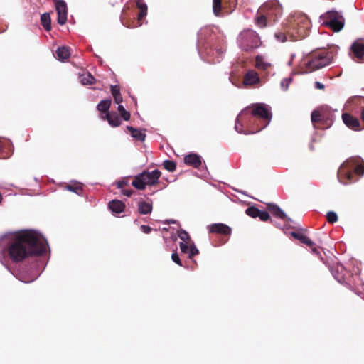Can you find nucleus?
Returning a JSON list of instances; mask_svg holds the SVG:
<instances>
[{"label": "nucleus", "mask_w": 364, "mask_h": 364, "mask_svg": "<svg viewBox=\"0 0 364 364\" xmlns=\"http://www.w3.org/2000/svg\"><path fill=\"white\" fill-rule=\"evenodd\" d=\"M47 242L33 230H21L14 234L6 245V252L14 263L21 262L46 252Z\"/></svg>", "instance_id": "nucleus-1"}, {"label": "nucleus", "mask_w": 364, "mask_h": 364, "mask_svg": "<svg viewBox=\"0 0 364 364\" xmlns=\"http://www.w3.org/2000/svg\"><path fill=\"white\" fill-rule=\"evenodd\" d=\"M337 53V48L316 50L303 58L299 68L301 73H312L330 65Z\"/></svg>", "instance_id": "nucleus-2"}, {"label": "nucleus", "mask_w": 364, "mask_h": 364, "mask_svg": "<svg viewBox=\"0 0 364 364\" xmlns=\"http://www.w3.org/2000/svg\"><path fill=\"white\" fill-rule=\"evenodd\" d=\"M249 119V126L252 129V132H258L264 129L270 122L272 113L269 109L261 103L252 104L245 108L239 114V118L245 117Z\"/></svg>", "instance_id": "nucleus-3"}, {"label": "nucleus", "mask_w": 364, "mask_h": 364, "mask_svg": "<svg viewBox=\"0 0 364 364\" xmlns=\"http://www.w3.org/2000/svg\"><path fill=\"white\" fill-rule=\"evenodd\" d=\"M311 21L304 14L294 16L289 20L286 33H278L275 34L276 38L282 42L287 41L288 37L291 41H298L304 38L309 32Z\"/></svg>", "instance_id": "nucleus-4"}, {"label": "nucleus", "mask_w": 364, "mask_h": 364, "mask_svg": "<svg viewBox=\"0 0 364 364\" xmlns=\"http://www.w3.org/2000/svg\"><path fill=\"white\" fill-rule=\"evenodd\" d=\"M364 174V162L360 158H354L346 161L339 168L338 177L343 184H348L357 181L355 175Z\"/></svg>", "instance_id": "nucleus-5"}, {"label": "nucleus", "mask_w": 364, "mask_h": 364, "mask_svg": "<svg viewBox=\"0 0 364 364\" xmlns=\"http://www.w3.org/2000/svg\"><path fill=\"white\" fill-rule=\"evenodd\" d=\"M161 173L159 170L144 171L134 176L132 185L138 190H144L146 186H154L159 183Z\"/></svg>", "instance_id": "nucleus-6"}, {"label": "nucleus", "mask_w": 364, "mask_h": 364, "mask_svg": "<svg viewBox=\"0 0 364 364\" xmlns=\"http://www.w3.org/2000/svg\"><path fill=\"white\" fill-rule=\"evenodd\" d=\"M237 43L240 47L245 51L257 48L261 45L258 34L250 29L244 30L240 33Z\"/></svg>", "instance_id": "nucleus-7"}, {"label": "nucleus", "mask_w": 364, "mask_h": 364, "mask_svg": "<svg viewBox=\"0 0 364 364\" xmlns=\"http://www.w3.org/2000/svg\"><path fill=\"white\" fill-rule=\"evenodd\" d=\"M323 24L334 32L340 31L344 26L343 18L337 11H328L323 16Z\"/></svg>", "instance_id": "nucleus-8"}, {"label": "nucleus", "mask_w": 364, "mask_h": 364, "mask_svg": "<svg viewBox=\"0 0 364 364\" xmlns=\"http://www.w3.org/2000/svg\"><path fill=\"white\" fill-rule=\"evenodd\" d=\"M259 9L260 12H263L267 16L269 22L276 21L282 13V8L277 1L267 2Z\"/></svg>", "instance_id": "nucleus-9"}, {"label": "nucleus", "mask_w": 364, "mask_h": 364, "mask_svg": "<svg viewBox=\"0 0 364 364\" xmlns=\"http://www.w3.org/2000/svg\"><path fill=\"white\" fill-rule=\"evenodd\" d=\"M237 0H213V11L215 16H219L223 9L233 10Z\"/></svg>", "instance_id": "nucleus-10"}, {"label": "nucleus", "mask_w": 364, "mask_h": 364, "mask_svg": "<svg viewBox=\"0 0 364 364\" xmlns=\"http://www.w3.org/2000/svg\"><path fill=\"white\" fill-rule=\"evenodd\" d=\"M55 9L58 13V23L60 25H64L67 21V5L64 1L57 0L55 1Z\"/></svg>", "instance_id": "nucleus-11"}, {"label": "nucleus", "mask_w": 364, "mask_h": 364, "mask_svg": "<svg viewBox=\"0 0 364 364\" xmlns=\"http://www.w3.org/2000/svg\"><path fill=\"white\" fill-rule=\"evenodd\" d=\"M55 9L58 13V23L60 25H64L67 21V5L64 1L57 0L55 1Z\"/></svg>", "instance_id": "nucleus-12"}, {"label": "nucleus", "mask_w": 364, "mask_h": 364, "mask_svg": "<svg viewBox=\"0 0 364 364\" xmlns=\"http://www.w3.org/2000/svg\"><path fill=\"white\" fill-rule=\"evenodd\" d=\"M342 119L343 123L350 129L358 131L362 129L359 119L349 113H343Z\"/></svg>", "instance_id": "nucleus-13"}, {"label": "nucleus", "mask_w": 364, "mask_h": 364, "mask_svg": "<svg viewBox=\"0 0 364 364\" xmlns=\"http://www.w3.org/2000/svg\"><path fill=\"white\" fill-rule=\"evenodd\" d=\"M208 230L210 233H215L225 236H230L232 229L224 223H214L208 226Z\"/></svg>", "instance_id": "nucleus-14"}, {"label": "nucleus", "mask_w": 364, "mask_h": 364, "mask_svg": "<svg viewBox=\"0 0 364 364\" xmlns=\"http://www.w3.org/2000/svg\"><path fill=\"white\" fill-rule=\"evenodd\" d=\"M351 52L353 57L357 59L358 61H361L364 56V43L360 40L355 41L350 47Z\"/></svg>", "instance_id": "nucleus-15"}, {"label": "nucleus", "mask_w": 364, "mask_h": 364, "mask_svg": "<svg viewBox=\"0 0 364 364\" xmlns=\"http://www.w3.org/2000/svg\"><path fill=\"white\" fill-rule=\"evenodd\" d=\"M267 209L272 214L273 216L284 220L285 221H291V219L288 218L284 212L274 203L267 204Z\"/></svg>", "instance_id": "nucleus-16"}, {"label": "nucleus", "mask_w": 364, "mask_h": 364, "mask_svg": "<svg viewBox=\"0 0 364 364\" xmlns=\"http://www.w3.org/2000/svg\"><path fill=\"white\" fill-rule=\"evenodd\" d=\"M184 163L194 168H199L202 164L201 156L195 153H191L184 156Z\"/></svg>", "instance_id": "nucleus-17"}, {"label": "nucleus", "mask_w": 364, "mask_h": 364, "mask_svg": "<svg viewBox=\"0 0 364 364\" xmlns=\"http://www.w3.org/2000/svg\"><path fill=\"white\" fill-rule=\"evenodd\" d=\"M259 77L255 70H248L243 77V84L245 86H251L259 82Z\"/></svg>", "instance_id": "nucleus-18"}, {"label": "nucleus", "mask_w": 364, "mask_h": 364, "mask_svg": "<svg viewBox=\"0 0 364 364\" xmlns=\"http://www.w3.org/2000/svg\"><path fill=\"white\" fill-rule=\"evenodd\" d=\"M330 120L323 109L314 110L311 113V122L316 126V124H323Z\"/></svg>", "instance_id": "nucleus-19"}, {"label": "nucleus", "mask_w": 364, "mask_h": 364, "mask_svg": "<svg viewBox=\"0 0 364 364\" xmlns=\"http://www.w3.org/2000/svg\"><path fill=\"white\" fill-rule=\"evenodd\" d=\"M108 207L114 214H119L124 211L125 204L119 200H112L109 204Z\"/></svg>", "instance_id": "nucleus-20"}, {"label": "nucleus", "mask_w": 364, "mask_h": 364, "mask_svg": "<svg viewBox=\"0 0 364 364\" xmlns=\"http://www.w3.org/2000/svg\"><path fill=\"white\" fill-rule=\"evenodd\" d=\"M330 270L336 280L341 282L343 279L345 269L342 264L337 263L331 267Z\"/></svg>", "instance_id": "nucleus-21"}, {"label": "nucleus", "mask_w": 364, "mask_h": 364, "mask_svg": "<svg viewBox=\"0 0 364 364\" xmlns=\"http://www.w3.org/2000/svg\"><path fill=\"white\" fill-rule=\"evenodd\" d=\"M103 119L107 120L108 123L112 127H119L122 124V120L120 119L119 117L117 115L115 112H107L105 117H102Z\"/></svg>", "instance_id": "nucleus-22"}, {"label": "nucleus", "mask_w": 364, "mask_h": 364, "mask_svg": "<svg viewBox=\"0 0 364 364\" xmlns=\"http://www.w3.org/2000/svg\"><path fill=\"white\" fill-rule=\"evenodd\" d=\"M255 23L258 27L262 28L266 27L268 23H270L267 16H266L263 12H260V9H259L256 14Z\"/></svg>", "instance_id": "nucleus-23"}, {"label": "nucleus", "mask_w": 364, "mask_h": 364, "mask_svg": "<svg viewBox=\"0 0 364 364\" xmlns=\"http://www.w3.org/2000/svg\"><path fill=\"white\" fill-rule=\"evenodd\" d=\"M127 131L130 133L132 137L134 139L139 140L141 141H144L146 134L142 132L141 130L134 128L131 126H127Z\"/></svg>", "instance_id": "nucleus-24"}, {"label": "nucleus", "mask_w": 364, "mask_h": 364, "mask_svg": "<svg viewBox=\"0 0 364 364\" xmlns=\"http://www.w3.org/2000/svg\"><path fill=\"white\" fill-rule=\"evenodd\" d=\"M152 204L146 201H140L138 203V210L141 215H147L151 213Z\"/></svg>", "instance_id": "nucleus-25"}, {"label": "nucleus", "mask_w": 364, "mask_h": 364, "mask_svg": "<svg viewBox=\"0 0 364 364\" xmlns=\"http://www.w3.org/2000/svg\"><path fill=\"white\" fill-rule=\"evenodd\" d=\"M136 6L139 9L138 21H141L147 15V6L142 0H137Z\"/></svg>", "instance_id": "nucleus-26"}, {"label": "nucleus", "mask_w": 364, "mask_h": 364, "mask_svg": "<svg viewBox=\"0 0 364 364\" xmlns=\"http://www.w3.org/2000/svg\"><path fill=\"white\" fill-rule=\"evenodd\" d=\"M291 235L299 240L301 243L306 245L309 247H312L314 243L306 235L299 232H292Z\"/></svg>", "instance_id": "nucleus-27"}, {"label": "nucleus", "mask_w": 364, "mask_h": 364, "mask_svg": "<svg viewBox=\"0 0 364 364\" xmlns=\"http://www.w3.org/2000/svg\"><path fill=\"white\" fill-rule=\"evenodd\" d=\"M255 65L258 69L262 70H267L271 68V64L264 61V58L260 55L256 57Z\"/></svg>", "instance_id": "nucleus-28"}, {"label": "nucleus", "mask_w": 364, "mask_h": 364, "mask_svg": "<svg viewBox=\"0 0 364 364\" xmlns=\"http://www.w3.org/2000/svg\"><path fill=\"white\" fill-rule=\"evenodd\" d=\"M70 50L68 48L63 46L59 47L56 50V55L59 60H66L70 57Z\"/></svg>", "instance_id": "nucleus-29"}, {"label": "nucleus", "mask_w": 364, "mask_h": 364, "mask_svg": "<svg viewBox=\"0 0 364 364\" xmlns=\"http://www.w3.org/2000/svg\"><path fill=\"white\" fill-rule=\"evenodd\" d=\"M41 24L46 31H49L51 29V19L49 13H44L41 17Z\"/></svg>", "instance_id": "nucleus-30"}, {"label": "nucleus", "mask_w": 364, "mask_h": 364, "mask_svg": "<svg viewBox=\"0 0 364 364\" xmlns=\"http://www.w3.org/2000/svg\"><path fill=\"white\" fill-rule=\"evenodd\" d=\"M112 101L110 99H107L102 100L97 106V109L98 111L101 112H108L110 106H111Z\"/></svg>", "instance_id": "nucleus-31"}, {"label": "nucleus", "mask_w": 364, "mask_h": 364, "mask_svg": "<svg viewBox=\"0 0 364 364\" xmlns=\"http://www.w3.org/2000/svg\"><path fill=\"white\" fill-rule=\"evenodd\" d=\"M66 189L73 193H75L77 195H81L82 193V186L80 183L67 185Z\"/></svg>", "instance_id": "nucleus-32"}, {"label": "nucleus", "mask_w": 364, "mask_h": 364, "mask_svg": "<svg viewBox=\"0 0 364 364\" xmlns=\"http://www.w3.org/2000/svg\"><path fill=\"white\" fill-rule=\"evenodd\" d=\"M95 81V77L90 73H87L80 76V82L83 85H93Z\"/></svg>", "instance_id": "nucleus-33"}, {"label": "nucleus", "mask_w": 364, "mask_h": 364, "mask_svg": "<svg viewBox=\"0 0 364 364\" xmlns=\"http://www.w3.org/2000/svg\"><path fill=\"white\" fill-rule=\"evenodd\" d=\"M259 210L258 208H257L255 206L249 207L246 209L245 213L253 218H257L259 213Z\"/></svg>", "instance_id": "nucleus-34"}, {"label": "nucleus", "mask_w": 364, "mask_h": 364, "mask_svg": "<svg viewBox=\"0 0 364 364\" xmlns=\"http://www.w3.org/2000/svg\"><path fill=\"white\" fill-rule=\"evenodd\" d=\"M163 166L165 169L170 172H173L176 168V163L171 160H165L163 162Z\"/></svg>", "instance_id": "nucleus-35"}, {"label": "nucleus", "mask_w": 364, "mask_h": 364, "mask_svg": "<svg viewBox=\"0 0 364 364\" xmlns=\"http://www.w3.org/2000/svg\"><path fill=\"white\" fill-rule=\"evenodd\" d=\"M117 109L124 120L128 121L130 119V113L122 105H119Z\"/></svg>", "instance_id": "nucleus-36"}, {"label": "nucleus", "mask_w": 364, "mask_h": 364, "mask_svg": "<svg viewBox=\"0 0 364 364\" xmlns=\"http://www.w3.org/2000/svg\"><path fill=\"white\" fill-rule=\"evenodd\" d=\"M178 236L184 242H188L191 240L188 233L183 229L178 231Z\"/></svg>", "instance_id": "nucleus-37"}, {"label": "nucleus", "mask_w": 364, "mask_h": 364, "mask_svg": "<svg viewBox=\"0 0 364 364\" xmlns=\"http://www.w3.org/2000/svg\"><path fill=\"white\" fill-rule=\"evenodd\" d=\"M198 253H199V251H198V248L196 247V246L195 245V244L193 242L190 244L189 252H188V258L192 259L193 257L195 255H197Z\"/></svg>", "instance_id": "nucleus-38"}, {"label": "nucleus", "mask_w": 364, "mask_h": 364, "mask_svg": "<svg viewBox=\"0 0 364 364\" xmlns=\"http://www.w3.org/2000/svg\"><path fill=\"white\" fill-rule=\"evenodd\" d=\"M326 219L329 223L333 224L338 220V215L335 212L329 211L326 214Z\"/></svg>", "instance_id": "nucleus-39"}, {"label": "nucleus", "mask_w": 364, "mask_h": 364, "mask_svg": "<svg viewBox=\"0 0 364 364\" xmlns=\"http://www.w3.org/2000/svg\"><path fill=\"white\" fill-rule=\"evenodd\" d=\"M258 218L262 221H267L270 219V216L268 212L259 210Z\"/></svg>", "instance_id": "nucleus-40"}, {"label": "nucleus", "mask_w": 364, "mask_h": 364, "mask_svg": "<svg viewBox=\"0 0 364 364\" xmlns=\"http://www.w3.org/2000/svg\"><path fill=\"white\" fill-rule=\"evenodd\" d=\"M110 90L112 96H116L117 95H119L120 93V87L118 85H111Z\"/></svg>", "instance_id": "nucleus-41"}, {"label": "nucleus", "mask_w": 364, "mask_h": 364, "mask_svg": "<svg viewBox=\"0 0 364 364\" xmlns=\"http://www.w3.org/2000/svg\"><path fill=\"white\" fill-rule=\"evenodd\" d=\"M171 259L178 265L183 266V264L181 263V259H180L178 255L176 252L172 253Z\"/></svg>", "instance_id": "nucleus-42"}, {"label": "nucleus", "mask_w": 364, "mask_h": 364, "mask_svg": "<svg viewBox=\"0 0 364 364\" xmlns=\"http://www.w3.org/2000/svg\"><path fill=\"white\" fill-rule=\"evenodd\" d=\"M188 242H180V244H179L180 249L183 253H188L189 246H188Z\"/></svg>", "instance_id": "nucleus-43"}, {"label": "nucleus", "mask_w": 364, "mask_h": 364, "mask_svg": "<svg viewBox=\"0 0 364 364\" xmlns=\"http://www.w3.org/2000/svg\"><path fill=\"white\" fill-rule=\"evenodd\" d=\"M289 82H291V79L288 78H285L281 82V86L284 90H287L288 89Z\"/></svg>", "instance_id": "nucleus-44"}, {"label": "nucleus", "mask_w": 364, "mask_h": 364, "mask_svg": "<svg viewBox=\"0 0 364 364\" xmlns=\"http://www.w3.org/2000/svg\"><path fill=\"white\" fill-rule=\"evenodd\" d=\"M140 230L145 234H149L151 232L152 228L148 225H142L140 227Z\"/></svg>", "instance_id": "nucleus-45"}, {"label": "nucleus", "mask_w": 364, "mask_h": 364, "mask_svg": "<svg viewBox=\"0 0 364 364\" xmlns=\"http://www.w3.org/2000/svg\"><path fill=\"white\" fill-rule=\"evenodd\" d=\"M117 187L119 188H123L124 186H128V181L126 180H122L117 182Z\"/></svg>", "instance_id": "nucleus-46"}, {"label": "nucleus", "mask_w": 364, "mask_h": 364, "mask_svg": "<svg viewBox=\"0 0 364 364\" xmlns=\"http://www.w3.org/2000/svg\"><path fill=\"white\" fill-rule=\"evenodd\" d=\"M114 100L115 103L120 104L123 101V98L121 94L117 95L116 96H114Z\"/></svg>", "instance_id": "nucleus-47"}, {"label": "nucleus", "mask_w": 364, "mask_h": 364, "mask_svg": "<svg viewBox=\"0 0 364 364\" xmlns=\"http://www.w3.org/2000/svg\"><path fill=\"white\" fill-rule=\"evenodd\" d=\"M244 117L239 118V116L237 118L236 123H235V129L238 132L242 133V130L240 129V127H239L240 121L242 120Z\"/></svg>", "instance_id": "nucleus-48"}, {"label": "nucleus", "mask_w": 364, "mask_h": 364, "mask_svg": "<svg viewBox=\"0 0 364 364\" xmlns=\"http://www.w3.org/2000/svg\"><path fill=\"white\" fill-rule=\"evenodd\" d=\"M122 194H123L124 196H127V197H130V196L133 194L134 191H133V190H132V189H129V190H122Z\"/></svg>", "instance_id": "nucleus-49"}, {"label": "nucleus", "mask_w": 364, "mask_h": 364, "mask_svg": "<svg viewBox=\"0 0 364 364\" xmlns=\"http://www.w3.org/2000/svg\"><path fill=\"white\" fill-rule=\"evenodd\" d=\"M315 87L316 89H319V90H323L325 88V86L323 84H322L321 82H315Z\"/></svg>", "instance_id": "nucleus-50"}, {"label": "nucleus", "mask_w": 364, "mask_h": 364, "mask_svg": "<svg viewBox=\"0 0 364 364\" xmlns=\"http://www.w3.org/2000/svg\"><path fill=\"white\" fill-rule=\"evenodd\" d=\"M311 249V251L314 254L320 255V252L318 250L317 247H315V244L312 247H309Z\"/></svg>", "instance_id": "nucleus-51"}, {"label": "nucleus", "mask_w": 364, "mask_h": 364, "mask_svg": "<svg viewBox=\"0 0 364 364\" xmlns=\"http://www.w3.org/2000/svg\"><path fill=\"white\" fill-rule=\"evenodd\" d=\"M360 117H361V120H362L363 123H364V107L362 108Z\"/></svg>", "instance_id": "nucleus-52"}, {"label": "nucleus", "mask_w": 364, "mask_h": 364, "mask_svg": "<svg viewBox=\"0 0 364 364\" xmlns=\"http://www.w3.org/2000/svg\"><path fill=\"white\" fill-rule=\"evenodd\" d=\"M2 199H3V197H2L1 193H0V203H1V201H2Z\"/></svg>", "instance_id": "nucleus-53"}, {"label": "nucleus", "mask_w": 364, "mask_h": 364, "mask_svg": "<svg viewBox=\"0 0 364 364\" xmlns=\"http://www.w3.org/2000/svg\"><path fill=\"white\" fill-rule=\"evenodd\" d=\"M330 124H331V120H330V122L327 126H330Z\"/></svg>", "instance_id": "nucleus-54"}]
</instances>
